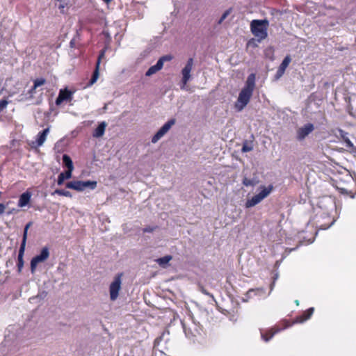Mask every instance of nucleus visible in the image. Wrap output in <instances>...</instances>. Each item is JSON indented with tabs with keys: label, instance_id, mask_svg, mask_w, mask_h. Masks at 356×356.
<instances>
[{
	"label": "nucleus",
	"instance_id": "f257e3e1",
	"mask_svg": "<svg viewBox=\"0 0 356 356\" xmlns=\"http://www.w3.org/2000/svg\"><path fill=\"white\" fill-rule=\"evenodd\" d=\"M314 312V307H310L306 311H305L301 315H299L296 317L293 322H290V321L284 319L281 321L279 324L275 325L273 327L262 331L261 332V338L265 341H268L270 339L273 337V336L278 333L279 332L291 326L295 323H302L307 320L309 319L312 316Z\"/></svg>",
	"mask_w": 356,
	"mask_h": 356
},
{
	"label": "nucleus",
	"instance_id": "f03ea898",
	"mask_svg": "<svg viewBox=\"0 0 356 356\" xmlns=\"http://www.w3.org/2000/svg\"><path fill=\"white\" fill-rule=\"evenodd\" d=\"M255 80L254 73L248 75L245 86L239 92L235 103V108L238 111H242L249 104L255 88Z\"/></svg>",
	"mask_w": 356,
	"mask_h": 356
},
{
	"label": "nucleus",
	"instance_id": "7ed1b4c3",
	"mask_svg": "<svg viewBox=\"0 0 356 356\" xmlns=\"http://www.w3.org/2000/svg\"><path fill=\"white\" fill-rule=\"evenodd\" d=\"M268 24L267 19H254L251 22L250 29L254 36L264 40L268 36Z\"/></svg>",
	"mask_w": 356,
	"mask_h": 356
},
{
	"label": "nucleus",
	"instance_id": "20e7f679",
	"mask_svg": "<svg viewBox=\"0 0 356 356\" xmlns=\"http://www.w3.org/2000/svg\"><path fill=\"white\" fill-rule=\"evenodd\" d=\"M259 193L254 195L252 198L248 199L245 202V207L250 208L260 203L263 200L267 197L273 191V186L272 184L266 186H260Z\"/></svg>",
	"mask_w": 356,
	"mask_h": 356
},
{
	"label": "nucleus",
	"instance_id": "39448f33",
	"mask_svg": "<svg viewBox=\"0 0 356 356\" xmlns=\"http://www.w3.org/2000/svg\"><path fill=\"white\" fill-rule=\"evenodd\" d=\"M333 181L335 182L337 189L341 193L350 194L353 193L350 185L355 184V181L349 174H346L341 177H337Z\"/></svg>",
	"mask_w": 356,
	"mask_h": 356
},
{
	"label": "nucleus",
	"instance_id": "423d86ee",
	"mask_svg": "<svg viewBox=\"0 0 356 356\" xmlns=\"http://www.w3.org/2000/svg\"><path fill=\"white\" fill-rule=\"evenodd\" d=\"M184 332L188 338H193L200 333V327L196 324L193 318L188 316L181 321Z\"/></svg>",
	"mask_w": 356,
	"mask_h": 356
},
{
	"label": "nucleus",
	"instance_id": "0eeeda50",
	"mask_svg": "<svg viewBox=\"0 0 356 356\" xmlns=\"http://www.w3.org/2000/svg\"><path fill=\"white\" fill-rule=\"evenodd\" d=\"M66 187L77 191H82L86 188L89 187L95 189L97 187V181H73L66 184Z\"/></svg>",
	"mask_w": 356,
	"mask_h": 356
},
{
	"label": "nucleus",
	"instance_id": "6e6552de",
	"mask_svg": "<svg viewBox=\"0 0 356 356\" xmlns=\"http://www.w3.org/2000/svg\"><path fill=\"white\" fill-rule=\"evenodd\" d=\"M122 273H118L114 278V280L111 282L109 286L110 298L111 300H115L118 296L119 291L121 289L122 280L121 277Z\"/></svg>",
	"mask_w": 356,
	"mask_h": 356
},
{
	"label": "nucleus",
	"instance_id": "1a4fd4ad",
	"mask_svg": "<svg viewBox=\"0 0 356 356\" xmlns=\"http://www.w3.org/2000/svg\"><path fill=\"white\" fill-rule=\"evenodd\" d=\"M106 50H107V48L105 47L104 49H102L99 51V56H98V58H97V63H96V65H95V70L93 72V74H92V76L90 80L89 81V82L88 83V86H90L93 85L97 81V80L98 79L99 76L100 63H101L102 60L104 59V57H105V54H106Z\"/></svg>",
	"mask_w": 356,
	"mask_h": 356
},
{
	"label": "nucleus",
	"instance_id": "9d476101",
	"mask_svg": "<svg viewBox=\"0 0 356 356\" xmlns=\"http://www.w3.org/2000/svg\"><path fill=\"white\" fill-rule=\"evenodd\" d=\"M49 257V251L47 247H44L42 249L40 254L34 257L31 261V272L33 273L37 265L40 263L46 261Z\"/></svg>",
	"mask_w": 356,
	"mask_h": 356
},
{
	"label": "nucleus",
	"instance_id": "9b49d317",
	"mask_svg": "<svg viewBox=\"0 0 356 356\" xmlns=\"http://www.w3.org/2000/svg\"><path fill=\"white\" fill-rule=\"evenodd\" d=\"M193 66V58H190L188 60L185 67L181 70V75H182V79H181L182 86L181 87V89H184L185 86L187 84V83L191 79V72L192 71Z\"/></svg>",
	"mask_w": 356,
	"mask_h": 356
},
{
	"label": "nucleus",
	"instance_id": "f8f14e48",
	"mask_svg": "<svg viewBox=\"0 0 356 356\" xmlns=\"http://www.w3.org/2000/svg\"><path fill=\"white\" fill-rule=\"evenodd\" d=\"M175 119L172 118L165 123L156 134L152 137V142L153 143H156L160 138H161L171 128L172 125L175 124Z\"/></svg>",
	"mask_w": 356,
	"mask_h": 356
},
{
	"label": "nucleus",
	"instance_id": "ddd939ff",
	"mask_svg": "<svg viewBox=\"0 0 356 356\" xmlns=\"http://www.w3.org/2000/svg\"><path fill=\"white\" fill-rule=\"evenodd\" d=\"M175 119L172 118L165 123L156 134L152 137V142L153 143H156L160 138H161L171 128L172 125L175 124Z\"/></svg>",
	"mask_w": 356,
	"mask_h": 356
},
{
	"label": "nucleus",
	"instance_id": "4468645a",
	"mask_svg": "<svg viewBox=\"0 0 356 356\" xmlns=\"http://www.w3.org/2000/svg\"><path fill=\"white\" fill-rule=\"evenodd\" d=\"M314 129V126L312 123H307L303 127H300L297 131V139L302 140L306 138Z\"/></svg>",
	"mask_w": 356,
	"mask_h": 356
},
{
	"label": "nucleus",
	"instance_id": "2eb2a0df",
	"mask_svg": "<svg viewBox=\"0 0 356 356\" xmlns=\"http://www.w3.org/2000/svg\"><path fill=\"white\" fill-rule=\"evenodd\" d=\"M72 92L65 89H61L59 91L58 96L56 99V104L59 106L64 101H70L72 99Z\"/></svg>",
	"mask_w": 356,
	"mask_h": 356
},
{
	"label": "nucleus",
	"instance_id": "dca6fc26",
	"mask_svg": "<svg viewBox=\"0 0 356 356\" xmlns=\"http://www.w3.org/2000/svg\"><path fill=\"white\" fill-rule=\"evenodd\" d=\"M291 61V58L289 55H287L284 60H282V63L279 66L277 71L276 72V78L279 79L281 77L285 72L286 69L289 66Z\"/></svg>",
	"mask_w": 356,
	"mask_h": 356
},
{
	"label": "nucleus",
	"instance_id": "f3484780",
	"mask_svg": "<svg viewBox=\"0 0 356 356\" xmlns=\"http://www.w3.org/2000/svg\"><path fill=\"white\" fill-rule=\"evenodd\" d=\"M106 126L107 124L105 122H100L97 127L94 130L92 136L95 138L102 137L104 134Z\"/></svg>",
	"mask_w": 356,
	"mask_h": 356
},
{
	"label": "nucleus",
	"instance_id": "a211bd4d",
	"mask_svg": "<svg viewBox=\"0 0 356 356\" xmlns=\"http://www.w3.org/2000/svg\"><path fill=\"white\" fill-rule=\"evenodd\" d=\"M31 194L29 191H26V192L22 193L19 196V199L18 201V206L20 207L26 206L31 200Z\"/></svg>",
	"mask_w": 356,
	"mask_h": 356
},
{
	"label": "nucleus",
	"instance_id": "6ab92c4d",
	"mask_svg": "<svg viewBox=\"0 0 356 356\" xmlns=\"http://www.w3.org/2000/svg\"><path fill=\"white\" fill-rule=\"evenodd\" d=\"M25 248H26V245H24V244L20 245V248H19V253H18V257H17V268H18L19 272H20L22 270V268L24 266L23 257H24V251H25Z\"/></svg>",
	"mask_w": 356,
	"mask_h": 356
},
{
	"label": "nucleus",
	"instance_id": "aec40b11",
	"mask_svg": "<svg viewBox=\"0 0 356 356\" xmlns=\"http://www.w3.org/2000/svg\"><path fill=\"white\" fill-rule=\"evenodd\" d=\"M49 132V128L47 127L44 129L42 131H40L38 134V138L36 140L37 146L40 147L43 145L44 143L47 136Z\"/></svg>",
	"mask_w": 356,
	"mask_h": 356
},
{
	"label": "nucleus",
	"instance_id": "412c9836",
	"mask_svg": "<svg viewBox=\"0 0 356 356\" xmlns=\"http://www.w3.org/2000/svg\"><path fill=\"white\" fill-rule=\"evenodd\" d=\"M72 171L66 170L64 172H61L59 174L58 177L57 184L58 185H62L65 181V179H67L72 177Z\"/></svg>",
	"mask_w": 356,
	"mask_h": 356
},
{
	"label": "nucleus",
	"instance_id": "4be33fe9",
	"mask_svg": "<svg viewBox=\"0 0 356 356\" xmlns=\"http://www.w3.org/2000/svg\"><path fill=\"white\" fill-rule=\"evenodd\" d=\"M63 163L67 168V170L73 171L74 165L71 158L67 154H63Z\"/></svg>",
	"mask_w": 356,
	"mask_h": 356
},
{
	"label": "nucleus",
	"instance_id": "5701e85b",
	"mask_svg": "<svg viewBox=\"0 0 356 356\" xmlns=\"http://www.w3.org/2000/svg\"><path fill=\"white\" fill-rule=\"evenodd\" d=\"M172 259V257L171 255H166L163 257L159 258L156 260L157 264L161 266H165L166 264H168L170 261H171Z\"/></svg>",
	"mask_w": 356,
	"mask_h": 356
},
{
	"label": "nucleus",
	"instance_id": "b1692460",
	"mask_svg": "<svg viewBox=\"0 0 356 356\" xmlns=\"http://www.w3.org/2000/svg\"><path fill=\"white\" fill-rule=\"evenodd\" d=\"M32 224H33V222L31 221V222H29L25 225V227L24 229V232H23L22 241L21 244H24V245H26V240H27V235H28V230L31 227Z\"/></svg>",
	"mask_w": 356,
	"mask_h": 356
},
{
	"label": "nucleus",
	"instance_id": "393cba45",
	"mask_svg": "<svg viewBox=\"0 0 356 356\" xmlns=\"http://www.w3.org/2000/svg\"><path fill=\"white\" fill-rule=\"evenodd\" d=\"M252 149H253V146L252 145V144L249 143L247 140H245L243 143L241 151H242V152H248L252 151Z\"/></svg>",
	"mask_w": 356,
	"mask_h": 356
},
{
	"label": "nucleus",
	"instance_id": "a878e982",
	"mask_svg": "<svg viewBox=\"0 0 356 356\" xmlns=\"http://www.w3.org/2000/svg\"><path fill=\"white\" fill-rule=\"evenodd\" d=\"M54 193L59 195H62V196H65V197H72V193L69 191H65L63 189H56Z\"/></svg>",
	"mask_w": 356,
	"mask_h": 356
},
{
	"label": "nucleus",
	"instance_id": "bb28decb",
	"mask_svg": "<svg viewBox=\"0 0 356 356\" xmlns=\"http://www.w3.org/2000/svg\"><path fill=\"white\" fill-rule=\"evenodd\" d=\"M256 184L257 182L254 180L247 177H245L243 179V184L245 186H254L256 185Z\"/></svg>",
	"mask_w": 356,
	"mask_h": 356
},
{
	"label": "nucleus",
	"instance_id": "cd10ccee",
	"mask_svg": "<svg viewBox=\"0 0 356 356\" xmlns=\"http://www.w3.org/2000/svg\"><path fill=\"white\" fill-rule=\"evenodd\" d=\"M159 71V68L154 65L153 66H151L148 70L146 72L145 75L147 76H152V74H155Z\"/></svg>",
	"mask_w": 356,
	"mask_h": 356
},
{
	"label": "nucleus",
	"instance_id": "c85d7f7f",
	"mask_svg": "<svg viewBox=\"0 0 356 356\" xmlns=\"http://www.w3.org/2000/svg\"><path fill=\"white\" fill-rule=\"evenodd\" d=\"M46 83V80L44 78L36 79L34 80L33 83L35 84V88H38Z\"/></svg>",
	"mask_w": 356,
	"mask_h": 356
},
{
	"label": "nucleus",
	"instance_id": "c756f323",
	"mask_svg": "<svg viewBox=\"0 0 356 356\" xmlns=\"http://www.w3.org/2000/svg\"><path fill=\"white\" fill-rule=\"evenodd\" d=\"M8 103L9 102L6 99L0 100V112H1L7 107Z\"/></svg>",
	"mask_w": 356,
	"mask_h": 356
},
{
	"label": "nucleus",
	"instance_id": "7c9ffc66",
	"mask_svg": "<svg viewBox=\"0 0 356 356\" xmlns=\"http://www.w3.org/2000/svg\"><path fill=\"white\" fill-rule=\"evenodd\" d=\"M231 9L227 10L221 16L220 19L218 21V24H221L226 17L230 14Z\"/></svg>",
	"mask_w": 356,
	"mask_h": 356
},
{
	"label": "nucleus",
	"instance_id": "2f4dec72",
	"mask_svg": "<svg viewBox=\"0 0 356 356\" xmlns=\"http://www.w3.org/2000/svg\"><path fill=\"white\" fill-rule=\"evenodd\" d=\"M164 61L160 58L157 63H156V66L159 68V70H161L163 66Z\"/></svg>",
	"mask_w": 356,
	"mask_h": 356
},
{
	"label": "nucleus",
	"instance_id": "473e14b6",
	"mask_svg": "<svg viewBox=\"0 0 356 356\" xmlns=\"http://www.w3.org/2000/svg\"><path fill=\"white\" fill-rule=\"evenodd\" d=\"M161 58L164 61H170L172 59V56L171 55H165V56H163L162 57H161Z\"/></svg>",
	"mask_w": 356,
	"mask_h": 356
},
{
	"label": "nucleus",
	"instance_id": "72a5a7b5",
	"mask_svg": "<svg viewBox=\"0 0 356 356\" xmlns=\"http://www.w3.org/2000/svg\"><path fill=\"white\" fill-rule=\"evenodd\" d=\"M154 230V227H147L143 229V232H152Z\"/></svg>",
	"mask_w": 356,
	"mask_h": 356
},
{
	"label": "nucleus",
	"instance_id": "f704fd0d",
	"mask_svg": "<svg viewBox=\"0 0 356 356\" xmlns=\"http://www.w3.org/2000/svg\"><path fill=\"white\" fill-rule=\"evenodd\" d=\"M36 88H35V84L33 83V86L29 90V94H30L31 95H34L36 92V91H35Z\"/></svg>",
	"mask_w": 356,
	"mask_h": 356
},
{
	"label": "nucleus",
	"instance_id": "c9c22d12",
	"mask_svg": "<svg viewBox=\"0 0 356 356\" xmlns=\"http://www.w3.org/2000/svg\"><path fill=\"white\" fill-rule=\"evenodd\" d=\"M6 206L3 203H0V215L4 213Z\"/></svg>",
	"mask_w": 356,
	"mask_h": 356
},
{
	"label": "nucleus",
	"instance_id": "e433bc0d",
	"mask_svg": "<svg viewBox=\"0 0 356 356\" xmlns=\"http://www.w3.org/2000/svg\"><path fill=\"white\" fill-rule=\"evenodd\" d=\"M102 33H103V34H104L106 38H108L109 40H111V37H110V35H109V33H108V31H104L102 32Z\"/></svg>",
	"mask_w": 356,
	"mask_h": 356
},
{
	"label": "nucleus",
	"instance_id": "4c0bfd02",
	"mask_svg": "<svg viewBox=\"0 0 356 356\" xmlns=\"http://www.w3.org/2000/svg\"><path fill=\"white\" fill-rule=\"evenodd\" d=\"M332 225V223L330 224H328V225H320L321 229H327L328 227H330V225Z\"/></svg>",
	"mask_w": 356,
	"mask_h": 356
},
{
	"label": "nucleus",
	"instance_id": "58836bf2",
	"mask_svg": "<svg viewBox=\"0 0 356 356\" xmlns=\"http://www.w3.org/2000/svg\"><path fill=\"white\" fill-rule=\"evenodd\" d=\"M58 8H59V9H60V10H63V8H65V5H63V4H60V5H59ZM61 12H62V13H63V10H61Z\"/></svg>",
	"mask_w": 356,
	"mask_h": 356
},
{
	"label": "nucleus",
	"instance_id": "ea45409f",
	"mask_svg": "<svg viewBox=\"0 0 356 356\" xmlns=\"http://www.w3.org/2000/svg\"><path fill=\"white\" fill-rule=\"evenodd\" d=\"M347 144H348V146H349V147L353 146V144L350 143V140H348V141H347Z\"/></svg>",
	"mask_w": 356,
	"mask_h": 356
},
{
	"label": "nucleus",
	"instance_id": "a19ab883",
	"mask_svg": "<svg viewBox=\"0 0 356 356\" xmlns=\"http://www.w3.org/2000/svg\"><path fill=\"white\" fill-rule=\"evenodd\" d=\"M277 277H278V275H277V274H276V275H275V277H274V281H273V284H274L275 281L277 279Z\"/></svg>",
	"mask_w": 356,
	"mask_h": 356
},
{
	"label": "nucleus",
	"instance_id": "79ce46f5",
	"mask_svg": "<svg viewBox=\"0 0 356 356\" xmlns=\"http://www.w3.org/2000/svg\"><path fill=\"white\" fill-rule=\"evenodd\" d=\"M105 3H108L111 1V0H103Z\"/></svg>",
	"mask_w": 356,
	"mask_h": 356
},
{
	"label": "nucleus",
	"instance_id": "37998d69",
	"mask_svg": "<svg viewBox=\"0 0 356 356\" xmlns=\"http://www.w3.org/2000/svg\"><path fill=\"white\" fill-rule=\"evenodd\" d=\"M295 303H296V305L297 306H298L299 305V300H295Z\"/></svg>",
	"mask_w": 356,
	"mask_h": 356
}]
</instances>
